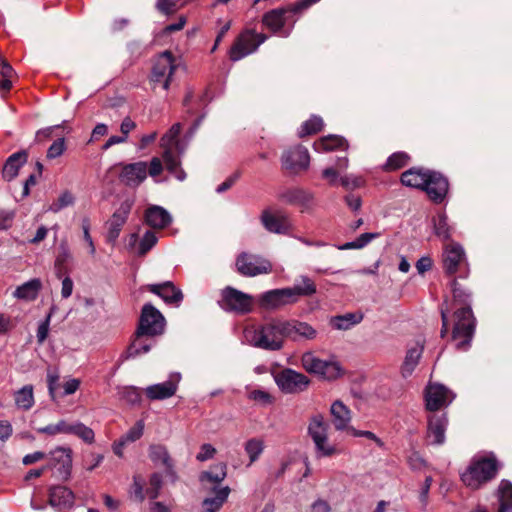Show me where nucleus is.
<instances>
[{"instance_id":"nucleus-32","label":"nucleus","mask_w":512,"mask_h":512,"mask_svg":"<svg viewBox=\"0 0 512 512\" xmlns=\"http://www.w3.org/2000/svg\"><path fill=\"white\" fill-rule=\"evenodd\" d=\"M212 492L214 496L207 497L202 502L203 512H218L228 499L231 490L228 486H221L213 487Z\"/></svg>"},{"instance_id":"nucleus-25","label":"nucleus","mask_w":512,"mask_h":512,"mask_svg":"<svg viewBox=\"0 0 512 512\" xmlns=\"http://www.w3.org/2000/svg\"><path fill=\"white\" fill-rule=\"evenodd\" d=\"M465 260V252L461 245L457 243L446 245L443 252V265L446 273L454 274Z\"/></svg>"},{"instance_id":"nucleus-60","label":"nucleus","mask_w":512,"mask_h":512,"mask_svg":"<svg viewBox=\"0 0 512 512\" xmlns=\"http://www.w3.org/2000/svg\"><path fill=\"white\" fill-rule=\"evenodd\" d=\"M82 230H83V238L85 240V242L87 243L88 245V248H89V253L90 255H94L95 252H96V249H95V245H94V242H93V239L90 235V221L88 218H84L82 220Z\"/></svg>"},{"instance_id":"nucleus-61","label":"nucleus","mask_w":512,"mask_h":512,"mask_svg":"<svg viewBox=\"0 0 512 512\" xmlns=\"http://www.w3.org/2000/svg\"><path fill=\"white\" fill-rule=\"evenodd\" d=\"M215 454L216 449L211 444L205 443L200 447V451L196 455V459L200 462H205L212 459Z\"/></svg>"},{"instance_id":"nucleus-56","label":"nucleus","mask_w":512,"mask_h":512,"mask_svg":"<svg viewBox=\"0 0 512 512\" xmlns=\"http://www.w3.org/2000/svg\"><path fill=\"white\" fill-rule=\"evenodd\" d=\"M144 431V422L142 420H139L136 422V424L131 427L125 435L122 436V438L127 442H135L136 440L140 439L143 435Z\"/></svg>"},{"instance_id":"nucleus-20","label":"nucleus","mask_w":512,"mask_h":512,"mask_svg":"<svg viewBox=\"0 0 512 512\" xmlns=\"http://www.w3.org/2000/svg\"><path fill=\"white\" fill-rule=\"evenodd\" d=\"M285 339L289 338L293 341L313 340L317 337V331L310 324L299 320L282 319Z\"/></svg>"},{"instance_id":"nucleus-13","label":"nucleus","mask_w":512,"mask_h":512,"mask_svg":"<svg viewBox=\"0 0 512 512\" xmlns=\"http://www.w3.org/2000/svg\"><path fill=\"white\" fill-rule=\"evenodd\" d=\"M236 266L240 274L249 277L268 274L272 271V265L268 260L248 253H242L237 257Z\"/></svg>"},{"instance_id":"nucleus-52","label":"nucleus","mask_w":512,"mask_h":512,"mask_svg":"<svg viewBox=\"0 0 512 512\" xmlns=\"http://www.w3.org/2000/svg\"><path fill=\"white\" fill-rule=\"evenodd\" d=\"M158 238L153 231H146L139 244V255H145L157 243Z\"/></svg>"},{"instance_id":"nucleus-4","label":"nucleus","mask_w":512,"mask_h":512,"mask_svg":"<svg viewBox=\"0 0 512 512\" xmlns=\"http://www.w3.org/2000/svg\"><path fill=\"white\" fill-rule=\"evenodd\" d=\"M498 469L499 466L494 457H475L461 474V480L468 488L476 490L492 480Z\"/></svg>"},{"instance_id":"nucleus-21","label":"nucleus","mask_w":512,"mask_h":512,"mask_svg":"<svg viewBox=\"0 0 512 512\" xmlns=\"http://www.w3.org/2000/svg\"><path fill=\"white\" fill-rule=\"evenodd\" d=\"M448 180L440 173L431 171L422 190L435 203H441L448 192Z\"/></svg>"},{"instance_id":"nucleus-18","label":"nucleus","mask_w":512,"mask_h":512,"mask_svg":"<svg viewBox=\"0 0 512 512\" xmlns=\"http://www.w3.org/2000/svg\"><path fill=\"white\" fill-rule=\"evenodd\" d=\"M132 206H133V202L129 199H126L123 202H121L120 206L113 213V215L107 222V225H108L107 241L108 242L114 243L117 240V238L119 237L120 232L122 230V227L124 226V224L127 221V218L130 214Z\"/></svg>"},{"instance_id":"nucleus-49","label":"nucleus","mask_w":512,"mask_h":512,"mask_svg":"<svg viewBox=\"0 0 512 512\" xmlns=\"http://www.w3.org/2000/svg\"><path fill=\"white\" fill-rule=\"evenodd\" d=\"M75 198L70 191H64L60 194L57 200H55L48 208L53 213H58L62 209L72 206Z\"/></svg>"},{"instance_id":"nucleus-59","label":"nucleus","mask_w":512,"mask_h":512,"mask_svg":"<svg viewBox=\"0 0 512 512\" xmlns=\"http://www.w3.org/2000/svg\"><path fill=\"white\" fill-rule=\"evenodd\" d=\"M66 150L64 138H59L54 141L47 150L48 159H56L60 157Z\"/></svg>"},{"instance_id":"nucleus-55","label":"nucleus","mask_w":512,"mask_h":512,"mask_svg":"<svg viewBox=\"0 0 512 512\" xmlns=\"http://www.w3.org/2000/svg\"><path fill=\"white\" fill-rule=\"evenodd\" d=\"M248 398L262 405H270L274 402V398L270 393L260 389L249 392Z\"/></svg>"},{"instance_id":"nucleus-5","label":"nucleus","mask_w":512,"mask_h":512,"mask_svg":"<svg viewBox=\"0 0 512 512\" xmlns=\"http://www.w3.org/2000/svg\"><path fill=\"white\" fill-rule=\"evenodd\" d=\"M181 132V124H174L168 132H166L161 140L160 146L163 148V160L165 162L166 168L169 172L173 173L175 177L183 181L186 177L185 172L180 169V160L179 157L176 156L173 152V147L178 151L179 154L183 153V148L180 146L178 141V136Z\"/></svg>"},{"instance_id":"nucleus-12","label":"nucleus","mask_w":512,"mask_h":512,"mask_svg":"<svg viewBox=\"0 0 512 512\" xmlns=\"http://www.w3.org/2000/svg\"><path fill=\"white\" fill-rule=\"evenodd\" d=\"M221 307L226 311L245 314L252 310L253 297L232 287H227L222 292Z\"/></svg>"},{"instance_id":"nucleus-48","label":"nucleus","mask_w":512,"mask_h":512,"mask_svg":"<svg viewBox=\"0 0 512 512\" xmlns=\"http://www.w3.org/2000/svg\"><path fill=\"white\" fill-rule=\"evenodd\" d=\"M70 435H76L87 443H92L95 436L91 428L78 421L72 422Z\"/></svg>"},{"instance_id":"nucleus-28","label":"nucleus","mask_w":512,"mask_h":512,"mask_svg":"<svg viewBox=\"0 0 512 512\" xmlns=\"http://www.w3.org/2000/svg\"><path fill=\"white\" fill-rule=\"evenodd\" d=\"M74 493L65 486H53L49 492L50 505L58 510L71 508L74 504Z\"/></svg>"},{"instance_id":"nucleus-62","label":"nucleus","mask_w":512,"mask_h":512,"mask_svg":"<svg viewBox=\"0 0 512 512\" xmlns=\"http://www.w3.org/2000/svg\"><path fill=\"white\" fill-rule=\"evenodd\" d=\"M15 217L13 210L0 209V229L5 230L12 226Z\"/></svg>"},{"instance_id":"nucleus-36","label":"nucleus","mask_w":512,"mask_h":512,"mask_svg":"<svg viewBox=\"0 0 512 512\" xmlns=\"http://www.w3.org/2000/svg\"><path fill=\"white\" fill-rule=\"evenodd\" d=\"M308 435L312 441H316L328 435L329 424L320 413L311 416L308 424Z\"/></svg>"},{"instance_id":"nucleus-31","label":"nucleus","mask_w":512,"mask_h":512,"mask_svg":"<svg viewBox=\"0 0 512 512\" xmlns=\"http://www.w3.org/2000/svg\"><path fill=\"white\" fill-rule=\"evenodd\" d=\"M287 12H291L290 5L287 8H277L270 10L263 15L262 23L273 33H279L282 31L286 23L285 14Z\"/></svg>"},{"instance_id":"nucleus-58","label":"nucleus","mask_w":512,"mask_h":512,"mask_svg":"<svg viewBox=\"0 0 512 512\" xmlns=\"http://www.w3.org/2000/svg\"><path fill=\"white\" fill-rule=\"evenodd\" d=\"M181 7L178 0H157L156 8L163 14H172Z\"/></svg>"},{"instance_id":"nucleus-45","label":"nucleus","mask_w":512,"mask_h":512,"mask_svg":"<svg viewBox=\"0 0 512 512\" xmlns=\"http://www.w3.org/2000/svg\"><path fill=\"white\" fill-rule=\"evenodd\" d=\"M72 428V422H68L66 420H60L56 424H49L44 427H40L37 429V432L40 434H47L50 436H55L58 434H70Z\"/></svg>"},{"instance_id":"nucleus-53","label":"nucleus","mask_w":512,"mask_h":512,"mask_svg":"<svg viewBox=\"0 0 512 512\" xmlns=\"http://www.w3.org/2000/svg\"><path fill=\"white\" fill-rule=\"evenodd\" d=\"M53 312H54V308H51V310L48 313V315L46 316V318L43 321H41L38 325L36 337H37V342L39 344H43L48 336L50 321H51Z\"/></svg>"},{"instance_id":"nucleus-43","label":"nucleus","mask_w":512,"mask_h":512,"mask_svg":"<svg viewBox=\"0 0 512 512\" xmlns=\"http://www.w3.org/2000/svg\"><path fill=\"white\" fill-rule=\"evenodd\" d=\"M264 448V441L260 438H251L245 442L244 450L249 457V466L260 458Z\"/></svg>"},{"instance_id":"nucleus-10","label":"nucleus","mask_w":512,"mask_h":512,"mask_svg":"<svg viewBox=\"0 0 512 512\" xmlns=\"http://www.w3.org/2000/svg\"><path fill=\"white\" fill-rule=\"evenodd\" d=\"M177 68L178 64L173 58L171 52L165 51L160 54L155 61L151 74V81L154 84H160L164 90H167Z\"/></svg>"},{"instance_id":"nucleus-54","label":"nucleus","mask_w":512,"mask_h":512,"mask_svg":"<svg viewBox=\"0 0 512 512\" xmlns=\"http://www.w3.org/2000/svg\"><path fill=\"white\" fill-rule=\"evenodd\" d=\"M121 397L130 404H138L141 401V390L135 386L124 387Z\"/></svg>"},{"instance_id":"nucleus-47","label":"nucleus","mask_w":512,"mask_h":512,"mask_svg":"<svg viewBox=\"0 0 512 512\" xmlns=\"http://www.w3.org/2000/svg\"><path fill=\"white\" fill-rule=\"evenodd\" d=\"M434 230L435 234L443 240H448L451 237V227L445 214H439L434 219Z\"/></svg>"},{"instance_id":"nucleus-37","label":"nucleus","mask_w":512,"mask_h":512,"mask_svg":"<svg viewBox=\"0 0 512 512\" xmlns=\"http://www.w3.org/2000/svg\"><path fill=\"white\" fill-rule=\"evenodd\" d=\"M363 320L361 313H346L330 319V325L337 330H349Z\"/></svg>"},{"instance_id":"nucleus-23","label":"nucleus","mask_w":512,"mask_h":512,"mask_svg":"<svg viewBox=\"0 0 512 512\" xmlns=\"http://www.w3.org/2000/svg\"><path fill=\"white\" fill-rule=\"evenodd\" d=\"M261 223L271 233L286 234L292 228L289 217L283 213H271L265 210L261 214Z\"/></svg>"},{"instance_id":"nucleus-30","label":"nucleus","mask_w":512,"mask_h":512,"mask_svg":"<svg viewBox=\"0 0 512 512\" xmlns=\"http://www.w3.org/2000/svg\"><path fill=\"white\" fill-rule=\"evenodd\" d=\"M423 351L424 341L422 340L416 341V343L407 350L404 362L401 367V373L403 377L406 378L413 373L419 363Z\"/></svg>"},{"instance_id":"nucleus-14","label":"nucleus","mask_w":512,"mask_h":512,"mask_svg":"<svg viewBox=\"0 0 512 512\" xmlns=\"http://www.w3.org/2000/svg\"><path fill=\"white\" fill-rule=\"evenodd\" d=\"M283 169L296 174L306 170L310 164V156L306 147L297 145L285 150L281 156Z\"/></svg>"},{"instance_id":"nucleus-3","label":"nucleus","mask_w":512,"mask_h":512,"mask_svg":"<svg viewBox=\"0 0 512 512\" xmlns=\"http://www.w3.org/2000/svg\"><path fill=\"white\" fill-rule=\"evenodd\" d=\"M282 319L245 329L244 336L249 345L265 351H279L284 347L285 336Z\"/></svg>"},{"instance_id":"nucleus-7","label":"nucleus","mask_w":512,"mask_h":512,"mask_svg":"<svg viewBox=\"0 0 512 512\" xmlns=\"http://www.w3.org/2000/svg\"><path fill=\"white\" fill-rule=\"evenodd\" d=\"M303 368L322 377L325 380H335L342 374V368L337 361L322 360L312 352H306L301 357Z\"/></svg>"},{"instance_id":"nucleus-33","label":"nucleus","mask_w":512,"mask_h":512,"mask_svg":"<svg viewBox=\"0 0 512 512\" xmlns=\"http://www.w3.org/2000/svg\"><path fill=\"white\" fill-rule=\"evenodd\" d=\"M43 287L39 278H33L18 286L13 292V296L26 302L34 301Z\"/></svg>"},{"instance_id":"nucleus-42","label":"nucleus","mask_w":512,"mask_h":512,"mask_svg":"<svg viewBox=\"0 0 512 512\" xmlns=\"http://www.w3.org/2000/svg\"><path fill=\"white\" fill-rule=\"evenodd\" d=\"M227 476V466L225 463H218L211 467L209 471H204L200 475L202 482L208 481L212 484H220ZM218 487V486H215Z\"/></svg>"},{"instance_id":"nucleus-15","label":"nucleus","mask_w":512,"mask_h":512,"mask_svg":"<svg viewBox=\"0 0 512 512\" xmlns=\"http://www.w3.org/2000/svg\"><path fill=\"white\" fill-rule=\"evenodd\" d=\"M52 471V476L65 481L71 475L72 457L69 448L59 447L51 452L50 462L47 465Z\"/></svg>"},{"instance_id":"nucleus-1","label":"nucleus","mask_w":512,"mask_h":512,"mask_svg":"<svg viewBox=\"0 0 512 512\" xmlns=\"http://www.w3.org/2000/svg\"><path fill=\"white\" fill-rule=\"evenodd\" d=\"M452 291L455 304L460 305L454 312L455 323L452 336L457 341L456 348L466 351L470 347L475 330V318L470 306L471 295L461 288L456 280L452 282Z\"/></svg>"},{"instance_id":"nucleus-38","label":"nucleus","mask_w":512,"mask_h":512,"mask_svg":"<svg viewBox=\"0 0 512 512\" xmlns=\"http://www.w3.org/2000/svg\"><path fill=\"white\" fill-rule=\"evenodd\" d=\"M144 336L145 335H138V332L136 331L135 339L127 348V358H135L150 351L154 341L143 339Z\"/></svg>"},{"instance_id":"nucleus-39","label":"nucleus","mask_w":512,"mask_h":512,"mask_svg":"<svg viewBox=\"0 0 512 512\" xmlns=\"http://www.w3.org/2000/svg\"><path fill=\"white\" fill-rule=\"evenodd\" d=\"M498 512H512V483L502 480L498 488Z\"/></svg>"},{"instance_id":"nucleus-50","label":"nucleus","mask_w":512,"mask_h":512,"mask_svg":"<svg viewBox=\"0 0 512 512\" xmlns=\"http://www.w3.org/2000/svg\"><path fill=\"white\" fill-rule=\"evenodd\" d=\"M283 198L289 203L304 205L308 203L312 197L309 193L302 189H293L287 191L283 195Z\"/></svg>"},{"instance_id":"nucleus-46","label":"nucleus","mask_w":512,"mask_h":512,"mask_svg":"<svg viewBox=\"0 0 512 512\" xmlns=\"http://www.w3.org/2000/svg\"><path fill=\"white\" fill-rule=\"evenodd\" d=\"M322 127H323L322 118L319 116H312L310 119H308L301 125V127L298 131V136L304 137L307 135L317 133L318 131L321 130Z\"/></svg>"},{"instance_id":"nucleus-41","label":"nucleus","mask_w":512,"mask_h":512,"mask_svg":"<svg viewBox=\"0 0 512 512\" xmlns=\"http://www.w3.org/2000/svg\"><path fill=\"white\" fill-rule=\"evenodd\" d=\"M15 405L22 410H29L34 405L33 386L25 385L14 393Z\"/></svg>"},{"instance_id":"nucleus-29","label":"nucleus","mask_w":512,"mask_h":512,"mask_svg":"<svg viewBox=\"0 0 512 512\" xmlns=\"http://www.w3.org/2000/svg\"><path fill=\"white\" fill-rule=\"evenodd\" d=\"M146 223L154 229H163L172 222L170 213L161 206L153 205L145 212Z\"/></svg>"},{"instance_id":"nucleus-11","label":"nucleus","mask_w":512,"mask_h":512,"mask_svg":"<svg viewBox=\"0 0 512 512\" xmlns=\"http://www.w3.org/2000/svg\"><path fill=\"white\" fill-rule=\"evenodd\" d=\"M279 389L286 394H295L304 391L309 385V379L304 374L286 368L274 375Z\"/></svg>"},{"instance_id":"nucleus-34","label":"nucleus","mask_w":512,"mask_h":512,"mask_svg":"<svg viewBox=\"0 0 512 512\" xmlns=\"http://www.w3.org/2000/svg\"><path fill=\"white\" fill-rule=\"evenodd\" d=\"M430 170H423L419 168H411L401 175V183L407 187L423 189Z\"/></svg>"},{"instance_id":"nucleus-51","label":"nucleus","mask_w":512,"mask_h":512,"mask_svg":"<svg viewBox=\"0 0 512 512\" xmlns=\"http://www.w3.org/2000/svg\"><path fill=\"white\" fill-rule=\"evenodd\" d=\"M409 160V156L404 152H396L392 154L385 164L387 170H397L404 167Z\"/></svg>"},{"instance_id":"nucleus-27","label":"nucleus","mask_w":512,"mask_h":512,"mask_svg":"<svg viewBox=\"0 0 512 512\" xmlns=\"http://www.w3.org/2000/svg\"><path fill=\"white\" fill-rule=\"evenodd\" d=\"M330 413L334 428L337 431H347L350 434L352 427L350 426L351 411L349 408L343 402L336 400L331 405Z\"/></svg>"},{"instance_id":"nucleus-40","label":"nucleus","mask_w":512,"mask_h":512,"mask_svg":"<svg viewBox=\"0 0 512 512\" xmlns=\"http://www.w3.org/2000/svg\"><path fill=\"white\" fill-rule=\"evenodd\" d=\"M314 149L317 152H328L338 148L347 147L346 140L338 135H329L323 137L314 143Z\"/></svg>"},{"instance_id":"nucleus-8","label":"nucleus","mask_w":512,"mask_h":512,"mask_svg":"<svg viewBox=\"0 0 512 512\" xmlns=\"http://www.w3.org/2000/svg\"><path fill=\"white\" fill-rule=\"evenodd\" d=\"M267 36L263 33H256L254 30H244L235 40L229 51L232 61H239L242 58L254 53L264 43Z\"/></svg>"},{"instance_id":"nucleus-57","label":"nucleus","mask_w":512,"mask_h":512,"mask_svg":"<svg viewBox=\"0 0 512 512\" xmlns=\"http://www.w3.org/2000/svg\"><path fill=\"white\" fill-rule=\"evenodd\" d=\"M70 258V251L66 244L62 243L59 247V253L55 259V268L58 273H61L64 268L65 264Z\"/></svg>"},{"instance_id":"nucleus-44","label":"nucleus","mask_w":512,"mask_h":512,"mask_svg":"<svg viewBox=\"0 0 512 512\" xmlns=\"http://www.w3.org/2000/svg\"><path fill=\"white\" fill-rule=\"evenodd\" d=\"M318 458L331 457L337 453L335 444L329 441L328 435L313 442Z\"/></svg>"},{"instance_id":"nucleus-9","label":"nucleus","mask_w":512,"mask_h":512,"mask_svg":"<svg viewBox=\"0 0 512 512\" xmlns=\"http://www.w3.org/2000/svg\"><path fill=\"white\" fill-rule=\"evenodd\" d=\"M164 328L165 318L162 313L152 304H145L142 308L137 328L138 335L154 337L161 335L164 332Z\"/></svg>"},{"instance_id":"nucleus-17","label":"nucleus","mask_w":512,"mask_h":512,"mask_svg":"<svg viewBox=\"0 0 512 512\" xmlns=\"http://www.w3.org/2000/svg\"><path fill=\"white\" fill-rule=\"evenodd\" d=\"M180 381L181 374L173 372L169 375L168 380L146 387L145 395L150 401L168 399L176 394Z\"/></svg>"},{"instance_id":"nucleus-16","label":"nucleus","mask_w":512,"mask_h":512,"mask_svg":"<svg viewBox=\"0 0 512 512\" xmlns=\"http://www.w3.org/2000/svg\"><path fill=\"white\" fill-rule=\"evenodd\" d=\"M455 398V395L442 384L430 383L425 390L426 408L430 412L448 406Z\"/></svg>"},{"instance_id":"nucleus-24","label":"nucleus","mask_w":512,"mask_h":512,"mask_svg":"<svg viewBox=\"0 0 512 512\" xmlns=\"http://www.w3.org/2000/svg\"><path fill=\"white\" fill-rule=\"evenodd\" d=\"M148 289L151 293L159 296L165 303L170 305L179 306L183 300L182 291L171 281L159 284H150Z\"/></svg>"},{"instance_id":"nucleus-63","label":"nucleus","mask_w":512,"mask_h":512,"mask_svg":"<svg viewBox=\"0 0 512 512\" xmlns=\"http://www.w3.org/2000/svg\"><path fill=\"white\" fill-rule=\"evenodd\" d=\"M431 484H432V477L431 476H427L425 478L424 484L422 486V489H421V492H420V495H419V499H420V502L422 503V509L423 510L426 509L427 504H428V494H429V490H430Z\"/></svg>"},{"instance_id":"nucleus-26","label":"nucleus","mask_w":512,"mask_h":512,"mask_svg":"<svg viewBox=\"0 0 512 512\" xmlns=\"http://www.w3.org/2000/svg\"><path fill=\"white\" fill-rule=\"evenodd\" d=\"M447 424L445 413H434L428 418V438L433 444L441 445L445 442Z\"/></svg>"},{"instance_id":"nucleus-35","label":"nucleus","mask_w":512,"mask_h":512,"mask_svg":"<svg viewBox=\"0 0 512 512\" xmlns=\"http://www.w3.org/2000/svg\"><path fill=\"white\" fill-rule=\"evenodd\" d=\"M26 161L27 155L25 152H16L9 156L2 170L3 178L7 181L14 179Z\"/></svg>"},{"instance_id":"nucleus-64","label":"nucleus","mask_w":512,"mask_h":512,"mask_svg":"<svg viewBox=\"0 0 512 512\" xmlns=\"http://www.w3.org/2000/svg\"><path fill=\"white\" fill-rule=\"evenodd\" d=\"M163 170L162 162L159 158L154 157L150 161L149 167L147 166V174L151 177H156L161 174Z\"/></svg>"},{"instance_id":"nucleus-22","label":"nucleus","mask_w":512,"mask_h":512,"mask_svg":"<svg viewBox=\"0 0 512 512\" xmlns=\"http://www.w3.org/2000/svg\"><path fill=\"white\" fill-rule=\"evenodd\" d=\"M147 178V163L138 161L123 166L119 179L128 187H138Z\"/></svg>"},{"instance_id":"nucleus-6","label":"nucleus","mask_w":512,"mask_h":512,"mask_svg":"<svg viewBox=\"0 0 512 512\" xmlns=\"http://www.w3.org/2000/svg\"><path fill=\"white\" fill-rule=\"evenodd\" d=\"M144 486L145 481L141 475H134L128 490L130 499L137 503H143L146 498L151 500L158 498L163 487L162 475L159 472L152 473L149 477L147 488L144 489Z\"/></svg>"},{"instance_id":"nucleus-19","label":"nucleus","mask_w":512,"mask_h":512,"mask_svg":"<svg viewBox=\"0 0 512 512\" xmlns=\"http://www.w3.org/2000/svg\"><path fill=\"white\" fill-rule=\"evenodd\" d=\"M149 458L157 466H162L165 469L166 477L171 482H176L178 479L175 470L174 461L172 460L167 448L161 444H152L149 447Z\"/></svg>"},{"instance_id":"nucleus-2","label":"nucleus","mask_w":512,"mask_h":512,"mask_svg":"<svg viewBox=\"0 0 512 512\" xmlns=\"http://www.w3.org/2000/svg\"><path fill=\"white\" fill-rule=\"evenodd\" d=\"M314 281L306 275L296 280L292 287L272 289L262 293L258 298L259 306L266 310H276L295 304L301 297H309L316 293Z\"/></svg>"}]
</instances>
